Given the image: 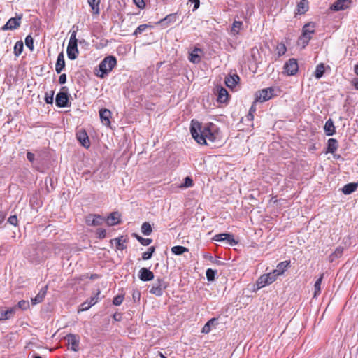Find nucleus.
I'll use <instances>...</instances> for the list:
<instances>
[{"instance_id":"nucleus-1","label":"nucleus","mask_w":358,"mask_h":358,"mask_svg":"<svg viewBox=\"0 0 358 358\" xmlns=\"http://www.w3.org/2000/svg\"><path fill=\"white\" fill-rule=\"evenodd\" d=\"M190 131L196 141L201 145H209L220 141V131L213 123L202 127L199 122L192 120Z\"/></svg>"},{"instance_id":"nucleus-2","label":"nucleus","mask_w":358,"mask_h":358,"mask_svg":"<svg viewBox=\"0 0 358 358\" xmlns=\"http://www.w3.org/2000/svg\"><path fill=\"white\" fill-rule=\"evenodd\" d=\"M117 64V59L114 56H108L105 57L99 64V69L101 74L98 75L100 78H104Z\"/></svg>"},{"instance_id":"nucleus-3","label":"nucleus","mask_w":358,"mask_h":358,"mask_svg":"<svg viewBox=\"0 0 358 358\" xmlns=\"http://www.w3.org/2000/svg\"><path fill=\"white\" fill-rule=\"evenodd\" d=\"M67 57L71 60L78 57L79 51L78 49V41L76 38V31H71L70 39L66 50Z\"/></svg>"},{"instance_id":"nucleus-4","label":"nucleus","mask_w":358,"mask_h":358,"mask_svg":"<svg viewBox=\"0 0 358 358\" xmlns=\"http://www.w3.org/2000/svg\"><path fill=\"white\" fill-rule=\"evenodd\" d=\"M169 283L164 278H157L151 285H150V293L161 296L164 291L168 287Z\"/></svg>"},{"instance_id":"nucleus-5","label":"nucleus","mask_w":358,"mask_h":358,"mask_svg":"<svg viewBox=\"0 0 358 358\" xmlns=\"http://www.w3.org/2000/svg\"><path fill=\"white\" fill-rule=\"evenodd\" d=\"M275 273L276 271H271L261 275L257 281V289L264 287L275 281L277 279V276L275 274Z\"/></svg>"},{"instance_id":"nucleus-6","label":"nucleus","mask_w":358,"mask_h":358,"mask_svg":"<svg viewBox=\"0 0 358 358\" xmlns=\"http://www.w3.org/2000/svg\"><path fill=\"white\" fill-rule=\"evenodd\" d=\"M303 33L302 36L300 37L299 41L305 47L311 39V34L315 32V24L314 23H308L306 24L303 27Z\"/></svg>"},{"instance_id":"nucleus-7","label":"nucleus","mask_w":358,"mask_h":358,"mask_svg":"<svg viewBox=\"0 0 358 358\" xmlns=\"http://www.w3.org/2000/svg\"><path fill=\"white\" fill-rule=\"evenodd\" d=\"M22 15H17L15 17L10 18L1 27L2 31L15 30L21 25Z\"/></svg>"},{"instance_id":"nucleus-8","label":"nucleus","mask_w":358,"mask_h":358,"mask_svg":"<svg viewBox=\"0 0 358 358\" xmlns=\"http://www.w3.org/2000/svg\"><path fill=\"white\" fill-rule=\"evenodd\" d=\"M274 88L268 87L258 91L255 94V101L265 102L273 96Z\"/></svg>"},{"instance_id":"nucleus-9","label":"nucleus","mask_w":358,"mask_h":358,"mask_svg":"<svg viewBox=\"0 0 358 358\" xmlns=\"http://www.w3.org/2000/svg\"><path fill=\"white\" fill-rule=\"evenodd\" d=\"M65 340L68 342V345L71 350L78 352L80 349V336L78 334H69L65 336Z\"/></svg>"},{"instance_id":"nucleus-10","label":"nucleus","mask_w":358,"mask_h":358,"mask_svg":"<svg viewBox=\"0 0 358 358\" xmlns=\"http://www.w3.org/2000/svg\"><path fill=\"white\" fill-rule=\"evenodd\" d=\"M213 240L217 242L226 241L229 245H236L238 241H236L232 234L228 233H222L216 234L213 236Z\"/></svg>"},{"instance_id":"nucleus-11","label":"nucleus","mask_w":358,"mask_h":358,"mask_svg":"<svg viewBox=\"0 0 358 358\" xmlns=\"http://www.w3.org/2000/svg\"><path fill=\"white\" fill-rule=\"evenodd\" d=\"M298 69V63L294 58L289 59L284 65V71L288 76L295 75Z\"/></svg>"},{"instance_id":"nucleus-12","label":"nucleus","mask_w":358,"mask_h":358,"mask_svg":"<svg viewBox=\"0 0 358 358\" xmlns=\"http://www.w3.org/2000/svg\"><path fill=\"white\" fill-rule=\"evenodd\" d=\"M105 222V218L100 215L90 214L85 218V222L88 226H99Z\"/></svg>"},{"instance_id":"nucleus-13","label":"nucleus","mask_w":358,"mask_h":358,"mask_svg":"<svg viewBox=\"0 0 358 358\" xmlns=\"http://www.w3.org/2000/svg\"><path fill=\"white\" fill-rule=\"evenodd\" d=\"M69 101V95L66 92L60 91L56 95L55 104L59 108L67 106Z\"/></svg>"},{"instance_id":"nucleus-14","label":"nucleus","mask_w":358,"mask_h":358,"mask_svg":"<svg viewBox=\"0 0 358 358\" xmlns=\"http://www.w3.org/2000/svg\"><path fill=\"white\" fill-rule=\"evenodd\" d=\"M351 0H337L330 7L334 11L344 10L351 6Z\"/></svg>"},{"instance_id":"nucleus-15","label":"nucleus","mask_w":358,"mask_h":358,"mask_svg":"<svg viewBox=\"0 0 358 358\" xmlns=\"http://www.w3.org/2000/svg\"><path fill=\"white\" fill-rule=\"evenodd\" d=\"M178 18V13H174L166 15L164 18L161 19L157 22V24L161 25L163 28L167 27L169 25L176 22Z\"/></svg>"},{"instance_id":"nucleus-16","label":"nucleus","mask_w":358,"mask_h":358,"mask_svg":"<svg viewBox=\"0 0 358 358\" xmlns=\"http://www.w3.org/2000/svg\"><path fill=\"white\" fill-rule=\"evenodd\" d=\"M138 278L144 282L150 281L154 278V274L148 268H142L138 272Z\"/></svg>"},{"instance_id":"nucleus-17","label":"nucleus","mask_w":358,"mask_h":358,"mask_svg":"<svg viewBox=\"0 0 358 358\" xmlns=\"http://www.w3.org/2000/svg\"><path fill=\"white\" fill-rule=\"evenodd\" d=\"M76 138L83 147L86 148H88L90 147V142L88 136L85 131H78L76 134Z\"/></svg>"},{"instance_id":"nucleus-18","label":"nucleus","mask_w":358,"mask_h":358,"mask_svg":"<svg viewBox=\"0 0 358 358\" xmlns=\"http://www.w3.org/2000/svg\"><path fill=\"white\" fill-rule=\"evenodd\" d=\"M17 311L16 307H11L7 310L0 308V320H6L11 318Z\"/></svg>"},{"instance_id":"nucleus-19","label":"nucleus","mask_w":358,"mask_h":358,"mask_svg":"<svg viewBox=\"0 0 358 358\" xmlns=\"http://www.w3.org/2000/svg\"><path fill=\"white\" fill-rule=\"evenodd\" d=\"M99 116L101 122L104 125L109 126L110 124V118L111 117V112L108 109H101L99 110Z\"/></svg>"},{"instance_id":"nucleus-20","label":"nucleus","mask_w":358,"mask_h":358,"mask_svg":"<svg viewBox=\"0 0 358 358\" xmlns=\"http://www.w3.org/2000/svg\"><path fill=\"white\" fill-rule=\"evenodd\" d=\"M105 221L108 226H114L120 222V215L118 212H113L105 219Z\"/></svg>"},{"instance_id":"nucleus-21","label":"nucleus","mask_w":358,"mask_h":358,"mask_svg":"<svg viewBox=\"0 0 358 358\" xmlns=\"http://www.w3.org/2000/svg\"><path fill=\"white\" fill-rule=\"evenodd\" d=\"M64 67H65V61H64V53L62 52H61L57 56V62L55 64V71H56L57 73H60L62 72V71L64 69Z\"/></svg>"},{"instance_id":"nucleus-22","label":"nucleus","mask_w":358,"mask_h":358,"mask_svg":"<svg viewBox=\"0 0 358 358\" xmlns=\"http://www.w3.org/2000/svg\"><path fill=\"white\" fill-rule=\"evenodd\" d=\"M324 130L327 136H333L336 133V128L331 119L325 122Z\"/></svg>"},{"instance_id":"nucleus-23","label":"nucleus","mask_w":358,"mask_h":358,"mask_svg":"<svg viewBox=\"0 0 358 358\" xmlns=\"http://www.w3.org/2000/svg\"><path fill=\"white\" fill-rule=\"evenodd\" d=\"M338 148V141L335 138H329L327 142L326 153L334 154Z\"/></svg>"},{"instance_id":"nucleus-24","label":"nucleus","mask_w":358,"mask_h":358,"mask_svg":"<svg viewBox=\"0 0 358 358\" xmlns=\"http://www.w3.org/2000/svg\"><path fill=\"white\" fill-rule=\"evenodd\" d=\"M239 79V76L237 74L230 75L225 78L226 85L229 88H233L236 85Z\"/></svg>"},{"instance_id":"nucleus-25","label":"nucleus","mask_w":358,"mask_h":358,"mask_svg":"<svg viewBox=\"0 0 358 358\" xmlns=\"http://www.w3.org/2000/svg\"><path fill=\"white\" fill-rule=\"evenodd\" d=\"M243 24L241 21L234 20L231 26L230 34L232 36H237L239 34L240 31L243 29Z\"/></svg>"},{"instance_id":"nucleus-26","label":"nucleus","mask_w":358,"mask_h":358,"mask_svg":"<svg viewBox=\"0 0 358 358\" xmlns=\"http://www.w3.org/2000/svg\"><path fill=\"white\" fill-rule=\"evenodd\" d=\"M46 290H47V287L42 288L39 291L38 294L34 298L31 299V303L33 305L38 304L43 301V300L45 298V296L46 294Z\"/></svg>"},{"instance_id":"nucleus-27","label":"nucleus","mask_w":358,"mask_h":358,"mask_svg":"<svg viewBox=\"0 0 358 358\" xmlns=\"http://www.w3.org/2000/svg\"><path fill=\"white\" fill-rule=\"evenodd\" d=\"M358 183L350 182L343 186L342 192L344 194L348 195L356 191Z\"/></svg>"},{"instance_id":"nucleus-28","label":"nucleus","mask_w":358,"mask_h":358,"mask_svg":"<svg viewBox=\"0 0 358 358\" xmlns=\"http://www.w3.org/2000/svg\"><path fill=\"white\" fill-rule=\"evenodd\" d=\"M324 274L322 273L320 276V278L315 281L314 284V294L313 297L317 298L321 292V284L323 280Z\"/></svg>"},{"instance_id":"nucleus-29","label":"nucleus","mask_w":358,"mask_h":358,"mask_svg":"<svg viewBox=\"0 0 358 358\" xmlns=\"http://www.w3.org/2000/svg\"><path fill=\"white\" fill-rule=\"evenodd\" d=\"M289 264V262L287 261L281 262L278 264L277 268L273 270V271H276L275 274L278 277V275L282 274L287 270Z\"/></svg>"},{"instance_id":"nucleus-30","label":"nucleus","mask_w":358,"mask_h":358,"mask_svg":"<svg viewBox=\"0 0 358 358\" xmlns=\"http://www.w3.org/2000/svg\"><path fill=\"white\" fill-rule=\"evenodd\" d=\"M101 0H87V2L92 10V13L95 15H99L100 13V4Z\"/></svg>"},{"instance_id":"nucleus-31","label":"nucleus","mask_w":358,"mask_h":358,"mask_svg":"<svg viewBox=\"0 0 358 358\" xmlns=\"http://www.w3.org/2000/svg\"><path fill=\"white\" fill-rule=\"evenodd\" d=\"M308 10V3L307 0H301L297 4V13L304 14Z\"/></svg>"},{"instance_id":"nucleus-32","label":"nucleus","mask_w":358,"mask_h":358,"mask_svg":"<svg viewBox=\"0 0 358 358\" xmlns=\"http://www.w3.org/2000/svg\"><path fill=\"white\" fill-rule=\"evenodd\" d=\"M228 92L224 88H221L218 92L217 101L220 103H225L227 100Z\"/></svg>"},{"instance_id":"nucleus-33","label":"nucleus","mask_w":358,"mask_h":358,"mask_svg":"<svg viewBox=\"0 0 358 358\" xmlns=\"http://www.w3.org/2000/svg\"><path fill=\"white\" fill-rule=\"evenodd\" d=\"M215 318L209 320L202 328L201 332L203 334H208L211 331V327L215 324Z\"/></svg>"},{"instance_id":"nucleus-34","label":"nucleus","mask_w":358,"mask_h":358,"mask_svg":"<svg viewBox=\"0 0 358 358\" xmlns=\"http://www.w3.org/2000/svg\"><path fill=\"white\" fill-rule=\"evenodd\" d=\"M188 250V248L180 245L173 246L171 248V252L176 255H180Z\"/></svg>"},{"instance_id":"nucleus-35","label":"nucleus","mask_w":358,"mask_h":358,"mask_svg":"<svg viewBox=\"0 0 358 358\" xmlns=\"http://www.w3.org/2000/svg\"><path fill=\"white\" fill-rule=\"evenodd\" d=\"M132 236L134 238H136L141 243V245H143L144 246L149 245L152 242V240L151 238H143L141 236H139L138 234H135V233H134L132 234Z\"/></svg>"},{"instance_id":"nucleus-36","label":"nucleus","mask_w":358,"mask_h":358,"mask_svg":"<svg viewBox=\"0 0 358 358\" xmlns=\"http://www.w3.org/2000/svg\"><path fill=\"white\" fill-rule=\"evenodd\" d=\"M152 227L150 223L145 222L141 225V232L144 236H150L152 233Z\"/></svg>"},{"instance_id":"nucleus-37","label":"nucleus","mask_w":358,"mask_h":358,"mask_svg":"<svg viewBox=\"0 0 358 358\" xmlns=\"http://www.w3.org/2000/svg\"><path fill=\"white\" fill-rule=\"evenodd\" d=\"M24 45L22 41H17L14 46V54L18 57L23 51Z\"/></svg>"},{"instance_id":"nucleus-38","label":"nucleus","mask_w":358,"mask_h":358,"mask_svg":"<svg viewBox=\"0 0 358 358\" xmlns=\"http://www.w3.org/2000/svg\"><path fill=\"white\" fill-rule=\"evenodd\" d=\"M324 73V66L323 64H320L316 66L315 71V77L317 79L322 77L323 74Z\"/></svg>"},{"instance_id":"nucleus-39","label":"nucleus","mask_w":358,"mask_h":358,"mask_svg":"<svg viewBox=\"0 0 358 358\" xmlns=\"http://www.w3.org/2000/svg\"><path fill=\"white\" fill-rule=\"evenodd\" d=\"M199 49H194L189 55V60L194 64H197L200 62V57L198 55Z\"/></svg>"},{"instance_id":"nucleus-40","label":"nucleus","mask_w":358,"mask_h":358,"mask_svg":"<svg viewBox=\"0 0 358 358\" xmlns=\"http://www.w3.org/2000/svg\"><path fill=\"white\" fill-rule=\"evenodd\" d=\"M155 251V248L154 246L150 247L148 249V251H146L142 254V259L143 260H148V259H151Z\"/></svg>"},{"instance_id":"nucleus-41","label":"nucleus","mask_w":358,"mask_h":358,"mask_svg":"<svg viewBox=\"0 0 358 358\" xmlns=\"http://www.w3.org/2000/svg\"><path fill=\"white\" fill-rule=\"evenodd\" d=\"M148 27H152V26L147 24H141L136 29L133 35L137 36L145 31Z\"/></svg>"},{"instance_id":"nucleus-42","label":"nucleus","mask_w":358,"mask_h":358,"mask_svg":"<svg viewBox=\"0 0 358 358\" xmlns=\"http://www.w3.org/2000/svg\"><path fill=\"white\" fill-rule=\"evenodd\" d=\"M344 248L343 247H338L336 248L334 252L331 254L330 258L331 261H334L335 258H338L341 257L343 252Z\"/></svg>"},{"instance_id":"nucleus-43","label":"nucleus","mask_w":358,"mask_h":358,"mask_svg":"<svg viewBox=\"0 0 358 358\" xmlns=\"http://www.w3.org/2000/svg\"><path fill=\"white\" fill-rule=\"evenodd\" d=\"M100 291L98 290L96 295L94 296H92L90 298V299L88 301V304L87 306V308H90L92 306L95 305L99 300V295H100Z\"/></svg>"},{"instance_id":"nucleus-44","label":"nucleus","mask_w":358,"mask_h":358,"mask_svg":"<svg viewBox=\"0 0 358 358\" xmlns=\"http://www.w3.org/2000/svg\"><path fill=\"white\" fill-rule=\"evenodd\" d=\"M54 94H55V92L53 90H51L49 92H45V101L48 104H52L53 103Z\"/></svg>"},{"instance_id":"nucleus-45","label":"nucleus","mask_w":358,"mask_h":358,"mask_svg":"<svg viewBox=\"0 0 358 358\" xmlns=\"http://www.w3.org/2000/svg\"><path fill=\"white\" fill-rule=\"evenodd\" d=\"M15 307L17 308V310L20 308L25 310L29 308V303L28 301L21 300L17 303V305Z\"/></svg>"},{"instance_id":"nucleus-46","label":"nucleus","mask_w":358,"mask_h":358,"mask_svg":"<svg viewBox=\"0 0 358 358\" xmlns=\"http://www.w3.org/2000/svg\"><path fill=\"white\" fill-rule=\"evenodd\" d=\"M217 271L211 268H208L206 272V278L208 281H213L215 279V276Z\"/></svg>"},{"instance_id":"nucleus-47","label":"nucleus","mask_w":358,"mask_h":358,"mask_svg":"<svg viewBox=\"0 0 358 358\" xmlns=\"http://www.w3.org/2000/svg\"><path fill=\"white\" fill-rule=\"evenodd\" d=\"M25 45L26 46L29 48L31 50H34V39L31 35H28L25 38Z\"/></svg>"},{"instance_id":"nucleus-48","label":"nucleus","mask_w":358,"mask_h":358,"mask_svg":"<svg viewBox=\"0 0 358 358\" xmlns=\"http://www.w3.org/2000/svg\"><path fill=\"white\" fill-rule=\"evenodd\" d=\"M124 297V296L123 294H118V295L115 296L113 300V305H115V306L121 305L123 302Z\"/></svg>"},{"instance_id":"nucleus-49","label":"nucleus","mask_w":358,"mask_h":358,"mask_svg":"<svg viewBox=\"0 0 358 358\" xmlns=\"http://www.w3.org/2000/svg\"><path fill=\"white\" fill-rule=\"evenodd\" d=\"M116 248L120 250H123L126 248V245L124 244L125 241H122L121 238H116Z\"/></svg>"},{"instance_id":"nucleus-50","label":"nucleus","mask_w":358,"mask_h":358,"mask_svg":"<svg viewBox=\"0 0 358 358\" xmlns=\"http://www.w3.org/2000/svg\"><path fill=\"white\" fill-rule=\"evenodd\" d=\"M193 186V180L192 179L190 178V177H186L185 178V181H184V183L181 185V187H185V188H187V187H190Z\"/></svg>"},{"instance_id":"nucleus-51","label":"nucleus","mask_w":358,"mask_h":358,"mask_svg":"<svg viewBox=\"0 0 358 358\" xmlns=\"http://www.w3.org/2000/svg\"><path fill=\"white\" fill-rule=\"evenodd\" d=\"M17 217L16 215H11L8 219V222L13 226H17Z\"/></svg>"},{"instance_id":"nucleus-52","label":"nucleus","mask_w":358,"mask_h":358,"mask_svg":"<svg viewBox=\"0 0 358 358\" xmlns=\"http://www.w3.org/2000/svg\"><path fill=\"white\" fill-rule=\"evenodd\" d=\"M96 235L99 238H104L106 236V231L103 229H98L96 230Z\"/></svg>"},{"instance_id":"nucleus-53","label":"nucleus","mask_w":358,"mask_h":358,"mask_svg":"<svg viewBox=\"0 0 358 358\" xmlns=\"http://www.w3.org/2000/svg\"><path fill=\"white\" fill-rule=\"evenodd\" d=\"M278 53L279 55H282L285 53L287 48L284 44H280L278 46Z\"/></svg>"},{"instance_id":"nucleus-54","label":"nucleus","mask_w":358,"mask_h":358,"mask_svg":"<svg viewBox=\"0 0 358 358\" xmlns=\"http://www.w3.org/2000/svg\"><path fill=\"white\" fill-rule=\"evenodd\" d=\"M136 6L142 9L145 7V3L144 2V0H133Z\"/></svg>"},{"instance_id":"nucleus-55","label":"nucleus","mask_w":358,"mask_h":358,"mask_svg":"<svg viewBox=\"0 0 358 358\" xmlns=\"http://www.w3.org/2000/svg\"><path fill=\"white\" fill-rule=\"evenodd\" d=\"M189 2L192 3H194V8L192 9L193 11H195L196 9L199 8L200 5V1L199 0H189Z\"/></svg>"},{"instance_id":"nucleus-56","label":"nucleus","mask_w":358,"mask_h":358,"mask_svg":"<svg viewBox=\"0 0 358 358\" xmlns=\"http://www.w3.org/2000/svg\"><path fill=\"white\" fill-rule=\"evenodd\" d=\"M66 82V75L65 73H62L59 77V83L60 84H64Z\"/></svg>"},{"instance_id":"nucleus-57","label":"nucleus","mask_w":358,"mask_h":358,"mask_svg":"<svg viewBox=\"0 0 358 358\" xmlns=\"http://www.w3.org/2000/svg\"><path fill=\"white\" fill-rule=\"evenodd\" d=\"M27 159L31 162H33L34 159H35V155L34 153L31 152H28L27 153Z\"/></svg>"},{"instance_id":"nucleus-58","label":"nucleus","mask_w":358,"mask_h":358,"mask_svg":"<svg viewBox=\"0 0 358 358\" xmlns=\"http://www.w3.org/2000/svg\"><path fill=\"white\" fill-rule=\"evenodd\" d=\"M352 85L356 90H358V78H354L352 80Z\"/></svg>"},{"instance_id":"nucleus-59","label":"nucleus","mask_w":358,"mask_h":358,"mask_svg":"<svg viewBox=\"0 0 358 358\" xmlns=\"http://www.w3.org/2000/svg\"><path fill=\"white\" fill-rule=\"evenodd\" d=\"M254 119V115L252 113H248L246 115V120L248 121H252Z\"/></svg>"},{"instance_id":"nucleus-60","label":"nucleus","mask_w":358,"mask_h":358,"mask_svg":"<svg viewBox=\"0 0 358 358\" xmlns=\"http://www.w3.org/2000/svg\"><path fill=\"white\" fill-rule=\"evenodd\" d=\"M87 304H88V301L82 303V305H81L82 310H87L90 308H87Z\"/></svg>"},{"instance_id":"nucleus-61","label":"nucleus","mask_w":358,"mask_h":358,"mask_svg":"<svg viewBox=\"0 0 358 358\" xmlns=\"http://www.w3.org/2000/svg\"><path fill=\"white\" fill-rule=\"evenodd\" d=\"M256 111V108L255 105H252V106L250 108L249 113H252V114Z\"/></svg>"},{"instance_id":"nucleus-62","label":"nucleus","mask_w":358,"mask_h":358,"mask_svg":"<svg viewBox=\"0 0 358 358\" xmlns=\"http://www.w3.org/2000/svg\"><path fill=\"white\" fill-rule=\"evenodd\" d=\"M5 216L2 213H0V224L4 220Z\"/></svg>"},{"instance_id":"nucleus-63","label":"nucleus","mask_w":358,"mask_h":358,"mask_svg":"<svg viewBox=\"0 0 358 358\" xmlns=\"http://www.w3.org/2000/svg\"><path fill=\"white\" fill-rule=\"evenodd\" d=\"M250 8H251V7H250V6H246V10H247V14H246V15L248 14V13H249V16H250V15H251V12H250Z\"/></svg>"},{"instance_id":"nucleus-64","label":"nucleus","mask_w":358,"mask_h":358,"mask_svg":"<svg viewBox=\"0 0 358 358\" xmlns=\"http://www.w3.org/2000/svg\"><path fill=\"white\" fill-rule=\"evenodd\" d=\"M355 72L358 75V64L355 66Z\"/></svg>"}]
</instances>
